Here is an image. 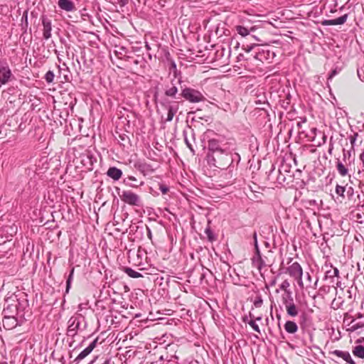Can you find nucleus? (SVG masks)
<instances>
[{"label":"nucleus","instance_id":"obj_1","mask_svg":"<svg viewBox=\"0 0 364 364\" xmlns=\"http://www.w3.org/2000/svg\"><path fill=\"white\" fill-rule=\"evenodd\" d=\"M232 160L230 152L225 149L212 155H207L208 164L220 169L226 168L232 164Z\"/></svg>","mask_w":364,"mask_h":364},{"label":"nucleus","instance_id":"obj_2","mask_svg":"<svg viewBox=\"0 0 364 364\" xmlns=\"http://www.w3.org/2000/svg\"><path fill=\"white\" fill-rule=\"evenodd\" d=\"M329 355L333 356L331 360L338 364H355L348 351L334 350L330 351Z\"/></svg>","mask_w":364,"mask_h":364},{"label":"nucleus","instance_id":"obj_3","mask_svg":"<svg viewBox=\"0 0 364 364\" xmlns=\"http://www.w3.org/2000/svg\"><path fill=\"white\" fill-rule=\"evenodd\" d=\"M179 101L171 100L167 97L162 100L161 105L168 111L166 121L171 122L179 109Z\"/></svg>","mask_w":364,"mask_h":364},{"label":"nucleus","instance_id":"obj_4","mask_svg":"<svg viewBox=\"0 0 364 364\" xmlns=\"http://www.w3.org/2000/svg\"><path fill=\"white\" fill-rule=\"evenodd\" d=\"M179 95H181L186 100L192 103H197L205 100V97L200 92L191 87L183 89Z\"/></svg>","mask_w":364,"mask_h":364},{"label":"nucleus","instance_id":"obj_5","mask_svg":"<svg viewBox=\"0 0 364 364\" xmlns=\"http://www.w3.org/2000/svg\"><path fill=\"white\" fill-rule=\"evenodd\" d=\"M13 307L12 306H8L3 310L4 318L2 320L3 326L7 330H11L17 326L18 321L15 317L14 314H7L8 311Z\"/></svg>","mask_w":364,"mask_h":364},{"label":"nucleus","instance_id":"obj_6","mask_svg":"<svg viewBox=\"0 0 364 364\" xmlns=\"http://www.w3.org/2000/svg\"><path fill=\"white\" fill-rule=\"evenodd\" d=\"M119 196L122 201L130 205H140L139 196L131 191H123Z\"/></svg>","mask_w":364,"mask_h":364},{"label":"nucleus","instance_id":"obj_7","mask_svg":"<svg viewBox=\"0 0 364 364\" xmlns=\"http://www.w3.org/2000/svg\"><path fill=\"white\" fill-rule=\"evenodd\" d=\"M13 75L6 63L0 62V86L11 81Z\"/></svg>","mask_w":364,"mask_h":364},{"label":"nucleus","instance_id":"obj_8","mask_svg":"<svg viewBox=\"0 0 364 364\" xmlns=\"http://www.w3.org/2000/svg\"><path fill=\"white\" fill-rule=\"evenodd\" d=\"M41 21L43 24V37L45 40H48L51 38L52 34V23L50 19L46 16H41Z\"/></svg>","mask_w":364,"mask_h":364},{"label":"nucleus","instance_id":"obj_9","mask_svg":"<svg viewBox=\"0 0 364 364\" xmlns=\"http://www.w3.org/2000/svg\"><path fill=\"white\" fill-rule=\"evenodd\" d=\"M287 273L289 274V275L291 277L294 278H299L300 277H302L303 275V269L301 265L297 262H295L292 263L291 265H289L287 268Z\"/></svg>","mask_w":364,"mask_h":364},{"label":"nucleus","instance_id":"obj_10","mask_svg":"<svg viewBox=\"0 0 364 364\" xmlns=\"http://www.w3.org/2000/svg\"><path fill=\"white\" fill-rule=\"evenodd\" d=\"M98 341V338H95L87 348L82 350L79 355L75 358L74 362L77 364L80 360L86 358L96 347Z\"/></svg>","mask_w":364,"mask_h":364},{"label":"nucleus","instance_id":"obj_11","mask_svg":"<svg viewBox=\"0 0 364 364\" xmlns=\"http://www.w3.org/2000/svg\"><path fill=\"white\" fill-rule=\"evenodd\" d=\"M178 87L176 84L171 82V85H166L164 89V94L167 97H171L172 99L178 100L180 99L179 95H178Z\"/></svg>","mask_w":364,"mask_h":364},{"label":"nucleus","instance_id":"obj_12","mask_svg":"<svg viewBox=\"0 0 364 364\" xmlns=\"http://www.w3.org/2000/svg\"><path fill=\"white\" fill-rule=\"evenodd\" d=\"M348 15L347 14L337 18L335 19H331V20H324L322 21L323 26H335V25H343L344 24L347 19H348Z\"/></svg>","mask_w":364,"mask_h":364},{"label":"nucleus","instance_id":"obj_13","mask_svg":"<svg viewBox=\"0 0 364 364\" xmlns=\"http://www.w3.org/2000/svg\"><path fill=\"white\" fill-rule=\"evenodd\" d=\"M58 5L63 11L71 12L75 10L74 3L70 0H58Z\"/></svg>","mask_w":364,"mask_h":364},{"label":"nucleus","instance_id":"obj_14","mask_svg":"<svg viewBox=\"0 0 364 364\" xmlns=\"http://www.w3.org/2000/svg\"><path fill=\"white\" fill-rule=\"evenodd\" d=\"M208 154L207 155H212L213 154L220 151L223 149L219 144L218 141L216 139H210L208 144Z\"/></svg>","mask_w":364,"mask_h":364},{"label":"nucleus","instance_id":"obj_15","mask_svg":"<svg viewBox=\"0 0 364 364\" xmlns=\"http://www.w3.org/2000/svg\"><path fill=\"white\" fill-rule=\"evenodd\" d=\"M107 175L114 181L119 180L122 175V171L117 167H110L107 170Z\"/></svg>","mask_w":364,"mask_h":364},{"label":"nucleus","instance_id":"obj_16","mask_svg":"<svg viewBox=\"0 0 364 364\" xmlns=\"http://www.w3.org/2000/svg\"><path fill=\"white\" fill-rule=\"evenodd\" d=\"M339 270L336 267H331V269L326 271L324 279L329 281V284L334 282V277H338Z\"/></svg>","mask_w":364,"mask_h":364},{"label":"nucleus","instance_id":"obj_17","mask_svg":"<svg viewBox=\"0 0 364 364\" xmlns=\"http://www.w3.org/2000/svg\"><path fill=\"white\" fill-rule=\"evenodd\" d=\"M350 166V163L349 162V164L346 166L341 161L338 159L336 161V169L338 172V173L344 177L348 175L349 173V168L348 166Z\"/></svg>","mask_w":364,"mask_h":364},{"label":"nucleus","instance_id":"obj_18","mask_svg":"<svg viewBox=\"0 0 364 364\" xmlns=\"http://www.w3.org/2000/svg\"><path fill=\"white\" fill-rule=\"evenodd\" d=\"M235 30L237 32L239 35H240L242 37H245L248 36L251 32H253L255 31V28L254 26L251 27L250 30H248L247 28H245L243 26H236Z\"/></svg>","mask_w":364,"mask_h":364},{"label":"nucleus","instance_id":"obj_19","mask_svg":"<svg viewBox=\"0 0 364 364\" xmlns=\"http://www.w3.org/2000/svg\"><path fill=\"white\" fill-rule=\"evenodd\" d=\"M137 168L144 175L153 173L154 171V168H153L151 165L148 164L146 163L139 164L137 166Z\"/></svg>","mask_w":364,"mask_h":364},{"label":"nucleus","instance_id":"obj_20","mask_svg":"<svg viewBox=\"0 0 364 364\" xmlns=\"http://www.w3.org/2000/svg\"><path fill=\"white\" fill-rule=\"evenodd\" d=\"M284 329L289 333H294L298 330V326L294 321H287L284 324Z\"/></svg>","mask_w":364,"mask_h":364},{"label":"nucleus","instance_id":"obj_21","mask_svg":"<svg viewBox=\"0 0 364 364\" xmlns=\"http://www.w3.org/2000/svg\"><path fill=\"white\" fill-rule=\"evenodd\" d=\"M68 328L78 331L80 326V321L78 317L72 316L68 320Z\"/></svg>","mask_w":364,"mask_h":364},{"label":"nucleus","instance_id":"obj_22","mask_svg":"<svg viewBox=\"0 0 364 364\" xmlns=\"http://www.w3.org/2000/svg\"><path fill=\"white\" fill-rule=\"evenodd\" d=\"M282 300L283 304L285 306L289 305V304H291L294 303L292 291H288L287 293H284L282 296Z\"/></svg>","mask_w":364,"mask_h":364},{"label":"nucleus","instance_id":"obj_23","mask_svg":"<svg viewBox=\"0 0 364 364\" xmlns=\"http://www.w3.org/2000/svg\"><path fill=\"white\" fill-rule=\"evenodd\" d=\"M254 58L259 61H262V62L265 60V46L260 47L258 45V47L257 48V51L255 53V55H254Z\"/></svg>","mask_w":364,"mask_h":364},{"label":"nucleus","instance_id":"obj_24","mask_svg":"<svg viewBox=\"0 0 364 364\" xmlns=\"http://www.w3.org/2000/svg\"><path fill=\"white\" fill-rule=\"evenodd\" d=\"M287 313L289 316L291 317H295L299 314V310L297 306L294 303L289 304V305L285 306Z\"/></svg>","mask_w":364,"mask_h":364},{"label":"nucleus","instance_id":"obj_25","mask_svg":"<svg viewBox=\"0 0 364 364\" xmlns=\"http://www.w3.org/2000/svg\"><path fill=\"white\" fill-rule=\"evenodd\" d=\"M252 263L259 269H261L263 267H264L266 265L261 255H255L252 258Z\"/></svg>","mask_w":364,"mask_h":364},{"label":"nucleus","instance_id":"obj_26","mask_svg":"<svg viewBox=\"0 0 364 364\" xmlns=\"http://www.w3.org/2000/svg\"><path fill=\"white\" fill-rule=\"evenodd\" d=\"M353 354L359 358H364V346H355L353 349Z\"/></svg>","mask_w":364,"mask_h":364},{"label":"nucleus","instance_id":"obj_27","mask_svg":"<svg viewBox=\"0 0 364 364\" xmlns=\"http://www.w3.org/2000/svg\"><path fill=\"white\" fill-rule=\"evenodd\" d=\"M348 326L349 327L348 328L347 331H350V332H354V331H357L358 329L363 328L364 326V324H363V323H361V322L355 323V320H353L349 323Z\"/></svg>","mask_w":364,"mask_h":364},{"label":"nucleus","instance_id":"obj_28","mask_svg":"<svg viewBox=\"0 0 364 364\" xmlns=\"http://www.w3.org/2000/svg\"><path fill=\"white\" fill-rule=\"evenodd\" d=\"M305 282L306 288H313L316 289L318 283V279L315 281L314 285H311L312 278L309 272H306L305 274Z\"/></svg>","mask_w":364,"mask_h":364},{"label":"nucleus","instance_id":"obj_29","mask_svg":"<svg viewBox=\"0 0 364 364\" xmlns=\"http://www.w3.org/2000/svg\"><path fill=\"white\" fill-rule=\"evenodd\" d=\"M124 272L132 278H139L142 277L139 272L134 271L130 267H126L124 269Z\"/></svg>","mask_w":364,"mask_h":364},{"label":"nucleus","instance_id":"obj_30","mask_svg":"<svg viewBox=\"0 0 364 364\" xmlns=\"http://www.w3.org/2000/svg\"><path fill=\"white\" fill-rule=\"evenodd\" d=\"M290 283L287 279H285L282 282V283L279 286V289L284 291V293H287L288 291H291L289 289Z\"/></svg>","mask_w":364,"mask_h":364},{"label":"nucleus","instance_id":"obj_31","mask_svg":"<svg viewBox=\"0 0 364 364\" xmlns=\"http://www.w3.org/2000/svg\"><path fill=\"white\" fill-rule=\"evenodd\" d=\"M73 274H74V267L72 268L70 270V272L69 274V276L66 281V292L68 293L69 291V289L70 288L71 282L73 279Z\"/></svg>","mask_w":364,"mask_h":364},{"label":"nucleus","instance_id":"obj_32","mask_svg":"<svg viewBox=\"0 0 364 364\" xmlns=\"http://www.w3.org/2000/svg\"><path fill=\"white\" fill-rule=\"evenodd\" d=\"M132 181V182H134V181H136V178L134 177V176H128L127 178V179H125L124 181V183L127 186H129V187H132V188H136L138 186L136 185H134V184H132V183H129V181Z\"/></svg>","mask_w":364,"mask_h":364},{"label":"nucleus","instance_id":"obj_33","mask_svg":"<svg viewBox=\"0 0 364 364\" xmlns=\"http://www.w3.org/2000/svg\"><path fill=\"white\" fill-rule=\"evenodd\" d=\"M341 71V68L339 67H336L334 69L331 70V72L329 73V75L328 77V82L329 80H331L333 77H335L336 75H338Z\"/></svg>","mask_w":364,"mask_h":364},{"label":"nucleus","instance_id":"obj_34","mask_svg":"<svg viewBox=\"0 0 364 364\" xmlns=\"http://www.w3.org/2000/svg\"><path fill=\"white\" fill-rule=\"evenodd\" d=\"M55 75L53 71L48 70L45 75V80L48 83H51L54 80Z\"/></svg>","mask_w":364,"mask_h":364},{"label":"nucleus","instance_id":"obj_35","mask_svg":"<svg viewBox=\"0 0 364 364\" xmlns=\"http://www.w3.org/2000/svg\"><path fill=\"white\" fill-rule=\"evenodd\" d=\"M247 323L252 328V329L254 331H255L256 332H257L259 333H261L259 327L256 323L255 320H254L253 318H251L249 321H247Z\"/></svg>","mask_w":364,"mask_h":364},{"label":"nucleus","instance_id":"obj_36","mask_svg":"<svg viewBox=\"0 0 364 364\" xmlns=\"http://www.w3.org/2000/svg\"><path fill=\"white\" fill-rule=\"evenodd\" d=\"M275 57V53L273 51L269 50L265 46V60H272Z\"/></svg>","mask_w":364,"mask_h":364},{"label":"nucleus","instance_id":"obj_37","mask_svg":"<svg viewBox=\"0 0 364 364\" xmlns=\"http://www.w3.org/2000/svg\"><path fill=\"white\" fill-rule=\"evenodd\" d=\"M345 191H346V188L344 186L337 185L336 187V193L343 198H344Z\"/></svg>","mask_w":364,"mask_h":364},{"label":"nucleus","instance_id":"obj_38","mask_svg":"<svg viewBox=\"0 0 364 364\" xmlns=\"http://www.w3.org/2000/svg\"><path fill=\"white\" fill-rule=\"evenodd\" d=\"M205 233L206 234V235L210 241H213L215 240L214 235L210 228H205Z\"/></svg>","mask_w":364,"mask_h":364},{"label":"nucleus","instance_id":"obj_39","mask_svg":"<svg viewBox=\"0 0 364 364\" xmlns=\"http://www.w3.org/2000/svg\"><path fill=\"white\" fill-rule=\"evenodd\" d=\"M263 300L261 297V296H257L255 301H254V305L256 308H259L262 305Z\"/></svg>","mask_w":364,"mask_h":364},{"label":"nucleus","instance_id":"obj_40","mask_svg":"<svg viewBox=\"0 0 364 364\" xmlns=\"http://www.w3.org/2000/svg\"><path fill=\"white\" fill-rule=\"evenodd\" d=\"M257 47H258V45H252V46H243L242 49L246 53H250L253 48H257Z\"/></svg>","mask_w":364,"mask_h":364},{"label":"nucleus","instance_id":"obj_41","mask_svg":"<svg viewBox=\"0 0 364 364\" xmlns=\"http://www.w3.org/2000/svg\"><path fill=\"white\" fill-rule=\"evenodd\" d=\"M77 330L69 328L68 327L67 335L68 336L74 337L75 336L77 335Z\"/></svg>","mask_w":364,"mask_h":364},{"label":"nucleus","instance_id":"obj_42","mask_svg":"<svg viewBox=\"0 0 364 364\" xmlns=\"http://www.w3.org/2000/svg\"><path fill=\"white\" fill-rule=\"evenodd\" d=\"M159 189L164 194L168 191V188L166 186L162 184L160 185Z\"/></svg>","mask_w":364,"mask_h":364},{"label":"nucleus","instance_id":"obj_43","mask_svg":"<svg viewBox=\"0 0 364 364\" xmlns=\"http://www.w3.org/2000/svg\"><path fill=\"white\" fill-rule=\"evenodd\" d=\"M294 279L297 281V283L301 288L304 287V283L302 280V277H300L299 278H294Z\"/></svg>","mask_w":364,"mask_h":364},{"label":"nucleus","instance_id":"obj_44","mask_svg":"<svg viewBox=\"0 0 364 364\" xmlns=\"http://www.w3.org/2000/svg\"><path fill=\"white\" fill-rule=\"evenodd\" d=\"M348 159V160L350 159V151H346L345 149H343V160L345 161L346 160V159Z\"/></svg>","mask_w":364,"mask_h":364},{"label":"nucleus","instance_id":"obj_45","mask_svg":"<svg viewBox=\"0 0 364 364\" xmlns=\"http://www.w3.org/2000/svg\"><path fill=\"white\" fill-rule=\"evenodd\" d=\"M358 134V133H354L353 136H350V140L352 145L355 143Z\"/></svg>","mask_w":364,"mask_h":364},{"label":"nucleus","instance_id":"obj_46","mask_svg":"<svg viewBox=\"0 0 364 364\" xmlns=\"http://www.w3.org/2000/svg\"><path fill=\"white\" fill-rule=\"evenodd\" d=\"M359 159L361 161L363 166L364 168V150H363L362 152L360 153L359 156Z\"/></svg>","mask_w":364,"mask_h":364},{"label":"nucleus","instance_id":"obj_47","mask_svg":"<svg viewBox=\"0 0 364 364\" xmlns=\"http://www.w3.org/2000/svg\"><path fill=\"white\" fill-rule=\"evenodd\" d=\"M255 245V255H261L259 249V246H258V242H255V245Z\"/></svg>","mask_w":364,"mask_h":364},{"label":"nucleus","instance_id":"obj_48","mask_svg":"<svg viewBox=\"0 0 364 364\" xmlns=\"http://www.w3.org/2000/svg\"><path fill=\"white\" fill-rule=\"evenodd\" d=\"M117 3L121 6H124L128 3V0H117Z\"/></svg>","mask_w":364,"mask_h":364},{"label":"nucleus","instance_id":"obj_49","mask_svg":"<svg viewBox=\"0 0 364 364\" xmlns=\"http://www.w3.org/2000/svg\"><path fill=\"white\" fill-rule=\"evenodd\" d=\"M185 141H186V144L187 145V146L192 151H193V146L192 145L189 143V141H188L187 138L186 137L185 138Z\"/></svg>","mask_w":364,"mask_h":364},{"label":"nucleus","instance_id":"obj_50","mask_svg":"<svg viewBox=\"0 0 364 364\" xmlns=\"http://www.w3.org/2000/svg\"><path fill=\"white\" fill-rule=\"evenodd\" d=\"M27 18H28V16H27V12H24V14H23V16L21 18V20H25L26 23H27Z\"/></svg>","mask_w":364,"mask_h":364},{"label":"nucleus","instance_id":"obj_51","mask_svg":"<svg viewBox=\"0 0 364 364\" xmlns=\"http://www.w3.org/2000/svg\"><path fill=\"white\" fill-rule=\"evenodd\" d=\"M13 307H11L9 311H8V313L7 314H11V311H12V309H14V311H16V306H14V305H11Z\"/></svg>","mask_w":364,"mask_h":364},{"label":"nucleus","instance_id":"obj_52","mask_svg":"<svg viewBox=\"0 0 364 364\" xmlns=\"http://www.w3.org/2000/svg\"><path fill=\"white\" fill-rule=\"evenodd\" d=\"M253 238H254V245H255V242H257V233L256 232H254Z\"/></svg>","mask_w":364,"mask_h":364},{"label":"nucleus","instance_id":"obj_53","mask_svg":"<svg viewBox=\"0 0 364 364\" xmlns=\"http://www.w3.org/2000/svg\"><path fill=\"white\" fill-rule=\"evenodd\" d=\"M348 194H350V195H353V188H351V187H350V188H349V189L348 190Z\"/></svg>","mask_w":364,"mask_h":364},{"label":"nucleus","instance_id":"obj_54","mask_svg":"<svg viewBox=\"0 0 364 364\" xmlns=\"http://www.w3.org/2000/svg\"><path fill=\"white\" fill-rule=\"evenodd\" d=\"M148 230V237L151 239V231L149 228H147Z\"/></svg>","mask_w":364,"mask_h":364},{"label":"nucleus","instance_id":"obj_55","mask_svg":"<svg viewBox=\"0 0 364 364\" xmlns=\"http://www.w3.org/2000/svg\"><path fill=\"white\" fill-rule=\"evenodd\" d=\"M171 67L174 69L176 68V65L175 62H173V61L171 62Z\"/></svg>","mask_w":364,"mask_h":364},{"label":"nucleus","instance_id":"obj_56","mask_svg":"<svg viewBox=\"0 0 364 364\" xmlns=\"http://www.w3.org/2000/svg\"><path fill=\"white\" fill-rule=\"evenodd\" d=\"M333 150V146H331L328 149V153L331 154Z\"/></svg>","mask_w":364,"mask_h":364},{"label":"nucleus","instance_id":"obj_57","mask_svg":"<svg viewBox=\"0 0 364 364\" xmlns=\"http://www.w3.org/2000/svg\"><path fill=\"white\" fill-rule=\"evenodd\" d=\"M275 284H276V279H274V280H272V282H271V284H271V286H273V285H274Z\"/></svg>","mask_w":364,"mask_h":364},{"label":"nucleus","instance_id":"obj_58","mask_svg":"<svg viewBox=\"0 0 364 364\" xmlns=\"http://www.w3.org/2000/svg\"><path fill=\"white\" fill-rule=\"evenodd\" d=\"M102 364H109V361L107 360L104 363H102Z\"/></svg>","mask_w":364,"mask_h":364},{"label":"nucleus","instance_id":"obj_59","mask_svg":"<svg viewBox=\"0 0 364 364\" xmlns=\"http://www.w3.org/2000/svg\"><path fill=\"white\" fill-rule=\"evenodd\" d=\"M94 363H95V360H92L90 363H88L87 364H93Z\"/></svg>","mask_w":364,"mask_h":364},{"label":"nucleus","instance_id":"obj_60","mask_svg":"<svg viewBox=\"0 0 364 364\" xmlns=\"http://www.w3.org/2000/svg\"><path fill=\"white\" fill-rule=\"evenodd\" d=\"M255 320L260 321L261 320V317H257V318H255Z\"/></svg>","mask_w":364,"mask_h":364},{"label":"nucleus","instance_id":"obj_61","mask_svg":"<svg viewBox=\"0 0 364 364\" xmlns=\"http://www.w3.org/2000/svg\"><path fill=\"white\" fill-rule=\"evenodd\" d=\"M279 289H277L276 290V293H279Z\"/></svg>","mask_w":364,"mask_h":364}]
</instances>
